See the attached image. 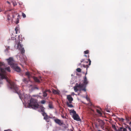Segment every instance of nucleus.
Returning a JSON list of instances; mask_svg holds the SVG:
<instances>
[{
  "instance_id": "nucleus-12",
  "label": "nucleus",
  "mask_w": 131,
  "mask_h": 131,
  "mask_svg": "<svg viewBox=\"0 0 131 131\" xmlns=\"http://www.w3.org/2000/svg\"><path fill=\"white\" fill-rule=\"evenodd\" d=\"M41 77H39L38 78L36 77H33V78L34 80L36 82L39 83L40 82V79H41Z\"/></svg>"
},
{
  "instance_id": "nucleus-40",
  "label": "nucleus",
  "mask_w": 131,
  "mask_h": 131,
  "mask_svg": "<svg viewBox=\"0 0 131 131\" xmlns=\"http://www.w3.org/2000/svg\"><path fill=\"white\" fill-rule=\"evenodd\" d=\"M105 110L107 112H110L106 108L105 109Z\"/></svg>"
},
{
  "instance_id": "nucleus-36",
  "label": "nucleus",
  "mask_w": 131,
  "mask_h": 131,
  "mask_svg": "<svg viewBox=\"0 0 131 131\" xmlns=\"http://www.w3.org/2000/svg\"><path fill=\"white\" fill-rule=\"evenodd\" d=\"M79 90L80 91H81V90H82V91H86V90L85 88H84L83 89L82 88L81 89H79Z\"/></svg>"
},
{
  "instance_id": "nucleus-2",
  "label": "nucleus",
  "mask_w": 131,
  "mask_h": 131,
  "mask_svg": "<svg viewBox=\"0 0 131 131\" xmlns=\"http://www.w3.org/2000/svg\"><path fill=\"white\" fill-rule=\"evenodd\" d=\"M28 106L29 107L34 109H36L39 108L40 106L37 100L33 98H31L30 99Z\"/></svg>"
},
{
  "instance_id": "nucleus-39",
  "label": "nucleus",
  "mask_w": 131,
  "mask_h": 131,
  "mask_svg": "<svg viewBox=\"0 0 131 131\" xmlns=\"http://www.w3.org/2000/svg\"><path fill=\"white\" fill-rule=\"evenodd\" d=\"M13 4L14 6H15L17 5L16 3L14 2H13Z\"/></svg>"
},
{
  "instance_id": "nucleus-41",
  "label": "nucleus",
  "mask_w": 131,
  "mask_h": 131,
  "mask_svg": "<svg viewBox=\"0 0 131 131\" xmlns=\"http://www.w3.org/2000/svg\"><path fill=\"white\" fill-rule=\"evenodd\" d=\"M86 99L88 101H89L90 100V99L88 98V97L87 96H86Z\"/></svg>"
},
{
  "instance_id": "nucleus-7",
  "label": "nucleus",
  "mask_w": 131,
  "mask_h": 131,
  "mask_svg": "<svg viewBox=\"0 0 131 131\" xmlns=\"http://www.w3.org/2000/svg\"><path fill=\"white\" fill-rule=\"evenodd\" d=\"M124 124V126H123V131H131V128L128 125L125 123Z\"/></svg>"
},
{
  "instance_id": "nucleus-52",
  "label": "nucleus",
  "mask_w": 131,
  "mask_h": 131,
  "mask_svg": "<svg viewBox=\"0 0 131 131\" xmlns=\"http://www.w3.org/2000/svg\"><path fill=\"white\" fill-rule=\"evenodd\" d=\"M89 55H88V57H89Z\"/></svg>"
},
{
  "instance_id": "nucleus-43",
  "label": "nucleus",
  "mask_w": 131,
  "mask_h": 131,
  "mask_svg": "<svg viewBox=\"0 0 131 131\" xmlns=\"http://www.w3.org/2000/svg\"><path fill=\"white\" fill-rule=\"evenodd\" d=\"M19 20H17V21L16 22V24H18L19 23Z\"/></svg>"
},
{
  "instance_id": "nucleus-24",
  "label": "nucleus",
  "mask_w": 131,
  "mask_h": 131,
  "mask_svg": "<svg viewBox=\"0 0 131 131\" xmlns=\"http://www.w3.org/2000/svg\"><path fill=\"white\" fill-rule=\"evenodd\" d=\"M23 81L24 82V83H26V84H27L28 82L27 80V79H26V78H24V79H23Z\"/></svg>"
},
{
  "instance_id": "nucleus-45",
  "label": "nucleus",
  "mask_w": 131,
  "mask_h": 131,
  "mask_svg": "<svg viewBox=\"0 0 131 131\" xmlns=\"http://www.w3.org/2000/svg\"><path fill=\"white\" fill-rule=\"evenodd\" d=\"M7 3H8V4H10V2H9L8 1H7Z\"/></svg>"
},
{
  "instance_id": "nucleus-13",
  "label": "nucleus",
  "mask_w": 131,
  "mask_h": 131,
  "mask_svg": "<svg viewBox=\"0 0 131 131\" xmlns=\"http://www.w3.org/2000/svg\"><path fill=\"white\" fill-rule=\"evenodd\" d=\"M52 91L53 93L54 94H59V91L58 90H54L53 89H52Z\"/></svg>"
},
{
  "instance_id": "nucleus-8",
  "label": "nucleus",
  "mask_w": 131,
  "mask_h": 131,
  "mask_svg": "<svg viewBox=\"0 0 131 131\" xmlns=\"http://www.w3.org/2000/svg\"><path fill=\"white\" fill-rule=\"evenodd\" d=\"M12 67L13 69L18 72H20L21 71V70L20 68L15 64Z\"/></svg>"
},
{
  "instance_id": "nucleus-6",
  "label": "nucleus",
  "mask_w": 131,
  "mask_h": 131,
  "mask_svg": "<svg viewBox=\"0 0 131 131\" xmlns=\"http://www.w3.org/2000/svg\"><path fill=\"white\" fill-rule=\"evenodd\" d=\"M8 64L12 67L15 64L14 63V61L13 58L9 57L8 59H7Z\"/></svg>"
},
{
  "instance_id": "nucleus-50",
  "label": "nucleus",
  "mask_w": 131,
  "mask_h": 131,
  "mask_svg": "<svg viewBox=\"0 0 131 131\" xmlns=\"http://www.w3.org/2000/svg\"><path fill=\"white\" fill-rule=\"evenodd\" d=\"M72 94H73V95L74 94V93H72Z\"/></svg>"
},
{
  "instance_id": "nucleus-44",
  "label": "nucleus",
  "mask_w": 131,
  "mask_h": 131,
  "mask_svg": "<svg viewBox=\"0 0 131 131\" xmlns=\"http://www.w3.org/2000/svg\"><path fill=\"white\" fill-rule=\"evenodd\" d=\"M121 120L123 121L124 120V119L123 118H121Z\"/></svg>"
},
{
  "instance_id": "nucleus-23",
  "label": "nucleus",
  "mask_w": 131,
  "mask_h": 131,
  "mask_svg": "<svg viewBox=\"0 0 131 131\" xmlns=\"http://www.w3.org/2000/svg\"><path fill=\"white\" fill-rule=\"evenodd\" d=\"M25 74L26 75L28 76V78H30L31 75L29 72H26L25 73Z\"/></svg>"
},
{
  "instance_id": "nucleus-26",
  "label": "nucleus",
  "mask_w": 131,
  "mask_h": 131,
  "mask_svg": "<svg viewBox=\"0 0 131 131\" xmlns=\"http://www.w3.org/2000/svg\"><path fill=\"white\" fill-rule=\"evenodd\" d=\"M5 70L7 71L8 72H10V71L9 67H7L5 68Z\"/></svg>"
},
{
  "instance_id": "nucleus-38",
  "label": "nucleus",
  "mask_w": 131,
  "mask_h": 131,
  "mask_svg": "<svg viewBox=\"0 0 131 131\" xmlns=\"http://www.w3.org/2000/svg\"><path fill=\"white\" fill-rule=\"evenodd\" d=\"M47 92H48L49 93L51 92V91L50 90L46 89L45 90Z\"/></svg>"
},
{
  "instance_id": "nucleus-53",
  "label": "nucleus",
  "mask_w": 131,
  "mask_h": 131,
  "mask_svg": "<svg viewBox=\"0 0 131 131\" xmlns=\"http://www.w3.org/2000/svg\"><path fill=\"white\" fill-rule=\"evenodd\" d=\"M19 16V15H18V17Z\"/></svg>"
},
{
  "instance_id": "nucleus-32",
  "label": "nucleus",
  "mask_w": 131,
  "mask_h": 131,
  "mask_svg": "<svg viewBox=\"0 0 131 131\" xmlns=\"http://www.w3.org/2000/svg\"><path fill=\"white\" fill-rule=\"evenodd\" d=\"M122 129H123V127H120L118 129V131H122Z\"/></svg>"
},
{
  "instance_id": "nucleus-3",
  "label": "nucleus",
  "mask_w": 131,
  "mask_h": 131,
  "mask_svg": "<svg viewBox=\"0 0 131 131\" xmlns=\"http://www.w3.org/2000/svg\"><path fill=\"white\" fill-rule=\"evenodd\" d=\"M18 39L19 40V42H18L17 44V49L20 50L21 53L22 54L24 53L25 52V50L24 48L23 47V45L21 44V42L20 41H22L23 39H24L23 38H22V36L21 35H19L18 36Z\"/></svg>"
},
{
  "instance_id": "nucleus-42",
  "label": "nucleus",
  "mask_w": 131,
  "mask_h": 131,
  "mask_svg": "<svg viewBox=\"0 0 131 131\" xmlns=\"http://www.w3.org/2000/svg\"><path fill=\"white\" fill-rule=\"evenodd\" d=\"M9 47H8L6 49V50H9Z\"/></svg>"
},
{
  "instance_id": "nucleus-47",
  "label": "nucleus",
  "mask_w": 131,
  "mask_h": 131,
  "mask_svg": "<svg viewBox=\"0 0 131 131\" xmlns=\"http://www.w3.org/2000/svg\"><path fill=\"white\" fill-rule=\"evenodd\" d=\"M84 56L86 57H87V56L86 55H84Z\"/></svg>"
},
{
  "instance_id": "nucleus-37",
  "label": "nucleus",
  "mask_w": 131,
  "mask_h": 131,
  "mask_svg": "<svg viewBox=\"0 0 131 131\" xmlns=\"http://www.w3.org/2000/svg\"><path fill=\"white\" fill-rule=\"evenodd\" d=\"M42 115L44 116V117L46 115H47L46 114V113L45 112H43L42 113Z\"/></svg>"
},
{
  "instance_id": "nucleus-11",
  "label": "nucleus",
  "mask_w": 131,
  "mask_h": 131,
  "mask_svg": "<svg viewBox=\"0 0 131 131\" xmlns=\"http://www.w3.org/2000/svg\"><path fill=\"white\" fill-rule=\"evenodd\" d=\"M73 118L74 120L77 121H79L80 119L79 116L77 114L74 115L73 116Z\"/></svg>"
},
{
  "instance_id": "nucleus-18",
  "label": "nucleus",
  "mask_w": 131,
  "mask_h": 131,
  "mask_svg": "<svg viewBox=\"0 0 131 131\" xmlns=\"http://www.w3.org/2000/svg\"><path fill=\"white\" fill-rule=\"evenodd\" d=\"M48 106L50 109H52L53 108L52 103L51 102H49Z\"/></svg>"
},
{
  "instance_id": "nucleus-30",
  "label": "nucleus",
  "mask_w": 131,
  "mask_h": 131,
  "mask_svg": "<svg viewBox=\"0 0 131 131\" xmlns=\"http://www.w3.org/2000/svg\"><path fill=\"white\" fill-rule=\"evenodd\" d=\"M77 71L78 72H81V69L80 68H78L76 69Z\"/></svg>"
},
{
  "instance_id": "nucleus-31",
  "label": "nucleus",
  "mask_w": 131,
  "mask_h": 131,
  "mask_svg": "<svg viewBox=\"0 0 131 131\" xmlns=\"http://www.w3.org/2000/svg\"><path fill=\"white\" fill-rule=\"evenodd\" d=\"M18 27H16V28L15 29V30L16 31V34H17V33L18 31Z\"/></svg>"
},
{
  "instance_id": "nucleus-48",
  "label": "nucleus",
  "mask_w": 131,
  "mask_h": 131,
  "mask_svg": "<svg viewBox=\"0 0 131 131\" xmlns=\"http://www.w3.org/2000/svg\"><path fill=\"white\" fill-rule=\"evenodd\" d=\"M2 11L1 9L0 8V12H1Z\"/></svg>"
},
{
  "instance_id": "nucleus-20",
  "label": "nucleus",
  "mask_w": 131,
  "mask_h": 131,
  "mask_svg": "<svg viewBox=\"0 0 131 131\" xmlns=\"http://www.w3.org/2000/svg\"><path fill=\"white\" fill-rule=\"evenodd\" d=\"M104 124L102 121H101V123L99 124V125L100 126V127L101 128L103 129H104Z\"/></svg>"
},
{
  "instance_id": "nucleus-33",
  "label": "nucleus",
  "mask_w": 131,
  "mask_h": 131,
  "mask_svg": "<svg viewBox=\"0 0 131 131\" xmlns=\"http://www.w3.org/2000/svg\"><path fill=\"white\" fill-rule=\"evenodd\" d=\"M46 102V101L45 100H42L41 101V104H44Z\"/></svg>"
},
{
  "instance_id": "nucleus-9",
  "label": "nucleus",
  "mask_w": 131,
  "mask_h": 131,
  "mask_svg": "<svg viewBox=\"0 0 131 131\" xmlns=\"http://www.w3.org/2000/svg\"><path fill=\"white\" fill-rule=\"evenodd\" d=\"M67 99L69 101L70 103H71L73 100V98L71 95H68L67 96Z\"/></svg>"
},
{
  "instance_id": "nucleus-21",
  "label": "nucleus",
  "mask_w": 131,
  "mask_h": 131,
  "mask_svg": "<svg viewBox=\"0 0 131 131\" xmlns=\"http://www.w3.org/2000/svg\"><path fill=\"white\" fill-rule=\"evenodd\" d=\"M40 107V109L41 110V112L43 113L45 112L44 110L45 109V108H44V107L42 106H40L39 107Z\"/></svg>"
},
{
  "instance_id": "nucleus-28",
  "label": "nucleus",
  "mask_w": 131,
  "mask_h": 131,
  "mask_svg": "<svg viewBox=\"0 0 131 131\" xmlns=\"http://www.w3.org/2000/svg\"><path fill=\"white\" fill-rule=\"evenodd\" d=\"M48 116L47 115L44 117V119H45L46 120H47L48 119Z\"/></svg>"
},
{
  "instance_id": "nucleus-15",
  "label": "nucleus",
  "mask_w": 131,
  "mask_h": 131,
  "mask_svg": "<svg viewBox=\"0 0 131 131\" xmlns=\"http://www.w3.org/2000/svg\"><path fill=\"white\" fill-rule=\"evenodd\" d=\"M42 92L43 94V96L44 97H45L47 96L48 95L47 93V92L46 90H45V91H43V90H42Z\"/></svg>"
},
{
  "instance_id": "nucleus-5",
  "label": "nucleus",
  "mask_w": 131,
  "mask_h": 131,
  "mask_svg": "<svg viewBox=\"0 0 131 131\" xmlns=\"http://www.w3.org/2000/svg\"><path fill=\"white\" fill-rule=\"evenodd\" d=\"M0 71L1 72H0V77L2 79H6V77L5 76L6 71L5 70L0 67Z\"/></svg>"
},
{
  "instance_id": "nucleus-14",
  "label": "nucleus",
  "mask_w": 131,
  "mask_h": 131,
  "mask_svg": "<svg viewBox=\"0 0 131 131\" xmlns=\"http://www.w3.org/2000/svg\"><path fill=\"white\" fill-rule=\"evenodd\" d=\"M74 90L75 92L79 90L78 89H80L79 87L78 86V83H77L76 85L74 87Z\"/></svg>"
},
{
  "instance_id": "nucleus-46",
  "label": "nucleus",
  "mask_w": 131,
  "mask_h": 131,
  "mask_svg": "<svg viewBox=\"0 0 131 131\" xmlns=\"http://www.w3.org/2000/svg\"><path fill=\"white\" fill-rule=\"evenodd\" d=\"M14 15H13V18H14Z\"/></svg>"
},
{
  "instance_id": "nucleus-29",
  "label": "nucleus",
  "mask_w": 131,
  "mask_h": 131,
  "mask_svg": "<svg viewBox=\"0 0 131 131\" xmlns=\"http://www.w3.org/2000/svg\"><path fill=\"white\" fill-rule=\"evenodd\" d=\"M97 112L100 115H102V113L99 110H97Z\"/></svg>"
},
{
  "instance_id": "nucleus-10",
  "label": "nucleus",
  "mask_w": 131,
  "mask_h": 131,
  "mask_svg": "<svg viewBox=\"0 0 131 131\" xmlns=\"http://www.w3.org/2000/svg\"><path fill=\"white\" fill-rule=\"evenodd\" d=\"M55 122L57 124L60 125H61L63 124V122L61 121L58 119H54Z\"/></svg>"
},
{
  "instance_id": "nucleus-27",
  "label": "nucleus",
  "mask_w": 131,
  "mask_h": 131,
  "mask_svg": "<svg viewBox=\"0 0 131 131\" xmlns=\"http://www.w3.org/2000/svg\"><path fill=\"white\" fill-rule=\"evenodd\" d=\"M84 52L85 54H88L89 52V51L88 50H87L84 51Z\"/></svg>"
},
{
  "instance_id": "nucleus-4",
  "label": "nucleus",
  "mask_w": 131,
  "mask_h": 131,
  "mask_svg": "<svg viewBox=\"0 0 131 131\" xmlns=\"http://www.w3.org/2000/svg\"><path fill=\"white\" fill-rule=\"evenodd\" d=\"M81 62H84L86 63L89 62L88 64H84L83 65V67L84 68H87L89 67V66H90L91 65V61L89 59L88 60H85V59H82L81 60Z\"/></svg>"
},
{
  "instance_id": "nucleus-16",
  "label": "nucleus",
  "mask_w": 131,
  "mask_h": 131,
  "mask_svg": "<svg viewBox=\"0 0 131 131\" xmlns=\"http://www.w3.org/2000/svg\"><path fill=\"white\" fill-rule=\"evenodd\" d=\"M85 84L82 83H80L79 84H78V86L79 87L80 89H82V88H83L84 87Z\"/></svg>"
},
{
  "instance_id": "nucleus-1",
  "label": "nucleus",
  "mask_w": 131,
  "mask_h": 131,
  "mask_svg": "<svg viewBox=\"0 0 131 131\" xmlns=\"http://www.w3.org/2000/svg\"><path fill=\"white\" fill-rule=\"evenodd\" d=\"M7 81L10 86V89L14 90L15 91V93H16L18 94L20 98L21 99V94L20 92V90H19L17 86L15 84L14 82H11L7 79Z\"/></svg>"
},
{
  "instance_id": "nucleus-51",
  "label": "nucleus",
  "mask_w": 131,
  "mask_h": 131,
  "mask_svg": "<svg viewBox=\"0 0 131 131\" xmlns=\"http://www.w3.org/2000/svg\"><path fill=\"white\" fill-rule=\"evenodd\" d=\"M17 20H19V19H18V18H17Z\"/></svg>"
},
{
  "instance_id": "nucleus-34",
  "label": "nucleus",
  "mask_w": 131,
  "mask_h": 131,
  "mask_svg": "<svg viewBox=\"0 0 131 131\" xmlns=\"http://www.w3.org/2000/svg\"><path fill=\"white\" fill-rule=\"evenodd\" d=\"M22 16H23V17L24 18H25L26 17V15L25 14L23 13H22Z\"/></svg>"
},
{
  "instance_id": "nucleus-19",
  "label": "nucleus",
  "mask_w": 131,
  "mask_h": 131,
  "mask_svg": "<svg viewBox=\"0 0 131 131\" xmlns=\"http://www.w3.org/2000/svg\"><path fill=\"white\" fill-rule=\"evenodd\" d=\"M83 83L85 85H86L88 83L87 80L86 76L84 78Z\"/></svg>"
},
{
  "instance_id": "nucleus-49",
  "label": "nucleus",
  "mask_w": 131,
  "mask_h": 131,
  "mask_svg": "<svg viewBox=\"0 0 131 131\" xmlns=\"http://www.w3.org/2000/svg\"><path fill=\"white\" fill-rule=\"evenodd\" d=\"M81 65V63H80L79 64V66H80Z\"/></svg>"
},
{
  "instance_id": "nucleus-25",
  "label": "nucleus",
  "mask_w": 131,
  "mask_h": 131,
  "mask_svg": "<svg viewBox=\"0 0 131 131\" xmlns=\"http://www.w3.org/2000/svg\"><path fill=\"white\" fill-rule=\"evenodd\" d=\"M112 128L114 129V130H117V128L116 127V126L114 124H112Z\"/></svg>"
},
{
  "instance_id": "nucleus-17",
  "label": "nucleus",
  "mask_w": 131,
  "mask_h": 131,
  "mask_svg": "<svg viewBox=\"0 0 131 131\" xmlns=\"http://www.w3.org/2000/svg\"><path fill=\"white\" fill-rule=\"evenodd\" d=\"M69 111H70V114L71 115V114H72L73 116L74 115H75L76 114H77L76 113V112L75 111H74V110H69Z\"/></svg>"
},
{
  "instance_id": "nucleus-22",
  "label": "nucleus",
  "mask_w": 131,
  "mask_h": 131,
  "mask_svg": "<svg viewBox=\"0 0 131 131\" xmlns=\"http://www.w3.org/2000/svg\"><path fill=\"white\" fill-rule=\"evenodd\" d=\"M69 102H67L66 103L67 105L69 107H73V106L71 104H69Z\"/></svg>"
},
{
  "instance_id": "nucleus-35",
  "label": "nucleus",
  "mask_w": 131,
  "mask_h": 131,
  "mask_svg": "<svg viewBox=\"0 0 131 131\" xmlns=\"http://www.w3.org/2000/svg\"><path fill=\"white\" fill-rule=\"evenodd\" d=\"M7 19L8 20H10L11 19V17L9 15H7Z\"/></svg>"
}]
</instances>
